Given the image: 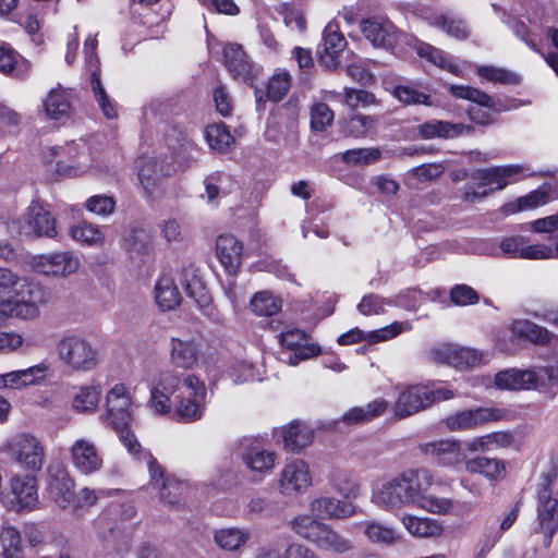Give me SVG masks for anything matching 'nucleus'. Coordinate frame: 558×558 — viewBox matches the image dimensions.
<instances>
[{"label": "nucleus", "mask_w": 558, "mask_h": 558, "mask_svg": "<svg viewBox=\"0 0 558 558\" xmlns=\"http://www.w3.org/2000/svg\"><path fill=\"white\" fill-rule=\"evenodd\" d=\"M449 90L454 97L470 100L476 105L469 109V116L473 122L477 124L493 122V114L488 109H498L496 101L489 95L468 85H450Z\"/></svg>", "instance_id": "18"}, {"label": "nucleus", "mask_w": 558, "mask_h": 558, "mask_svg": "<svg viewBox=\"0 0 558 558\" xmlns=\"http://www.w3.org/2000/svg\"><path fill=\"white\" fill-rule=\"evenodd\" d=\"M240 458L245 468L259 481L275 469L278 454L258 439H247L242 444Z\"/></svg>", "instance_id": "9"}, {"label": "nucleus", "mask_w": 558, "mask_h": 558, "mask_svg": "<svg viewBox=\"0 0 558 558\" xmlns=\"http://www.w3.org/2000/svg\"><path fill=\"white\" fill-rule=\"evenodd\" d=\"M465 471L483 475L489 481L504 478L506 466L501 460L477 456L465 461Z\"/></svg>", "instance_id": "42"}, {"label": "nucleus", "mask_w": 558, "mask_h": 558, "mask_svg": "<svg viewBox=\"0 0 558 558\" xmlns=\"http://www.w3.org/2000/svg\"><path fill=\"white\" fill-rule=\"evenodd\" d=\"M27 68L25 60L5 45L0 46V72L22 76Z\"/></svg>", "instance_id": "57"}, {"label": "nucleus", "mask_w": 558, "mask_h": 558, "mask_svg": "<svg viewBox=\"0 0 558 558\" xmlns=\"http://www.w3.org/2000/svg\"><path fill=\"white\" fill-rule=\"evenodd\" d=\"M137 168L140 183L145 193L151 197L159 196L163 192V180L173 171L170 162L155 158L138 160Z\"/></svg>", "instance_id": "17"}, {"label": "nucleus", "mask_w": 558, "mask_h": 558, "mask_svg": "<svg viewBox=\"0 0 558 558\" xmlns=\"http://www.w3.org/2000/svg\"><path fill=\"white\" fill-rule=\"evenodd\" d=\"M113 429L119 435V438L128 452L135 459L146 462L153 483L159 486L166 485V482L161 476V465L148 450L141 446L134 433L129 429V426H122L121 428Z\"/></svg>", "instance_id": "26"}, {"label": "nucleus", "mask_w": 558, "mask_h": 558, "mask_svg": "<svg viewBox=\"0 0 558 558\" xmlns=\"http://www.w3.org/2000/svg\"><path fill=\"white\" fill-rule=\"evenodd\" d=\"M135 401L130 388L117 383L105 396V422L112 428L129 426L134 418Z\"/></svg>", "instance_id": "6"}, {"label": "nucleus", "mask_w": 558, "mask_h": 558, "mask_svg": "<svg viewBox=\"0 0 558 558\" xmlns=\"http://www.w3.org/2000/svg\"><path fill=\"white\" fill-rule=\"evenodd\" d=\"M549 201L548 190L541 187L530 192L527 195L520 197L515 203L508 205V211L514 213L519 210L534 209L547 204Z\"/></svg>", "instance_id": "60"}, {"label": "nucleus", "mask_w": 558, "mask_h": 558, "mask_svg": "<svg viewBox=\"0 0 558 558\" xmlns=\"http://www.w3.org/2000/svg\"><path fill=\"white\" fill-rule=\"evenodd\" d=\"M80 265V258L70 251L37 255L32 257L29 262L34 271L58 278H65L75 274Z\"/></svg>", "instance_id": "11"}, {"label": "nucleus", "mask_w": 558, "mask_h": 558, "mask_svg": "<svg viewBox=\"0 0 558 558\" xmlns=\"http://www.w3.org/2000/svg\"><path fill=\"white\" fill-rule=\"evenodd\" d=\"M509 330L513 339L526 340L536 344H545L550 341L551 333L544 327H541L526 319H515Z\"/></svg>", "instance_id": "41"}, {"label": "nucleus", "mask_w": 558, "mask_h": 558, "mask_svg": "<svg viewBox=\"0 0 558 558\" xmlns=\"http://www.w3.org/2000/svg\"><path fill=\"white\" fill-rule=\"evenodd\" d=\"M205 195L209 204H217L219 197L230 193L231 180L229 175L222 172H215L205 179Z\"/></svg>", "instance_id": "50"}, {"label": "nucleus", "mask_w": 558, "mask_h": 558, "mask_svg": "<svg viewBox=\"0 0 558 558\" xmlns=\"http://www.w3.org/2000/svg\"><path fill=\"white\" fill-rule=\"evenodd\" d=\"M178 383L179 375L172 372H162L153 380L148 407L155 414L172 415L173 402L170 399V395L174 396Z\"/></svg>", "instance_id": "21"}, {"label": "nucleus", "mask_w": 558, "mask_h": 558, "mask_svg": "<svg viewBox=\"0 0 558 558\" xmlns=\"http://www.w3.org/2000/svg\"><path fill=\"white\" fill-rule=\"evenodd\" d=\"M292 77L287 70L278 69L270 76L267 84V97L272 101H280L291 87Z\"/></svg>", "instance_id": "58"}, {"label": "nucleus", "mask_w": 558, "mask_h": 558, "mask_svg": "<svg viewBox=\"0 0 558 558\" xmlns=\"http://www.w3.org/2000/svg\"><path fill=\"white\" fill-rule=\"evenodd\" d=\"M412 329V324L408 320L405 322H393L390 325L369 331L365 333L363 330L355 328L351 329L345 333H342L338 338V342L341 345H348L352 343H356L361 340H365L371 344L388 341L390 339L396 338L397 336L410 331Z\"/></svg>", "instance_id": "24"}, {"label": "nucleus", "mask_w": 558, "mask_h": 558, "mask_svg": "<svg viewBox=\"0 0 558 558\" xmlns=\"http://www.w3.org/2000/svg\"><path fill=\"white\" fill-rule=\"evenodd\" d=\"M250 306L258 316H271L281 310L282 301L269 291H260L254 294Z\"/></svg>", "instance_id": "52"}, {"label": "nucleus", "mask_w": 558, "mask_h": 558, "mask_svg": "<svg viewBox=\"0 0 558 558\" xmlns=\"http://www.w3.org/2000/svg\"><path fill=\"white\" fill-rule=\"evenodd\" d=\"M24 310V319H33L39 315V306L48 300L47 291L37 282L17 277L11 292Z\"/></svg>", "instance_id": "19"}, {"label": "nucleus", "mask_w": 558, "mask_h": 558, "mask_svg": "<svg viewBox=\"0 0 558 558\" xmlns=\"http://www.w3.org/2000/svg\"><path fill=\"white\" fill-rule=\"evenodd\" d=\"M161 476L166 482V485L159 486L153 483L150 478L149 485L151 489L158 493V497L160 500L168 502L170 505H174L179 502L180 498L185 493L187 485L186 483L180 481L175 476L166 474L165 470L161 468Z\"/></svg>", "instance_id": "46"}, {"label": "nucleus", "mask_w": 558, "mask_h": 558, "mask_svg": "<svg viewBox=\"0 0 558 558\" xmlns=\"http://www.w3.org/2000/svg\"><path fill=\"white\" fill-rule=\"evenodd\" d=\"M0 539L4 558H24L21 545V536L16 529H3Z\"/></svg>", "instance_id": "62"}, {"label": "nucleus", "mask_w": 558, "mask_h": 558, "mask_svg": "<svg viewBox=\"0 0 558 558\" xmlns=\"http://www.w3.org/2000/svg\"><path fill=\"white\" fill-rule=\"evenodd\" d=\"M11 508L14 511L33 510L38 504L37 480L34 473L14 474L9 480Z\"/></svg>", "instance_id": "20"}, {"label": "nucleus", "mask_w": 558, "mask_h": 558, "mask_svg": "<svg viewBox=\"0 0 558 558\" xmlns=\"http://www.w3.org/2000/svg\"><path fill=\"white\" fill-rule=\"evenodd\" d=\"M199 345L194 339H171L170 361L180 368L190 369L197 363Z\"/></svg>", "instance_id": "35"}, {"label": "nucleus", "mask_w": 558, "mask_h": 558, "mask_svg": "<svg viewBox=\"0 0 558 558\" xmlns=\"http://www.w3.org/2000/svg\"><path fill=\"white\" fill-rule=\"evenodd\" d=\"M323 41L324 53L319 56L320 62L328 69H335L341 62L345 39L340 33L328 27L324 32Z\"/></svg>", "instance_id": "40"}, {"label": "nucleus", "mask_w": 558, "mask_h": 558, "mask_svg": "<svg viewBox=\"0 0 558 558\" xmlns=\"http://www.w3.org/2000/svg\"><path fill=\"white\" fill-rule=\"evenodd\" d=\"M316 547L342 554L350 550L352 545L348 539L338 535L326 524L316 522Z\"/></svg>", "instance_id": "47"}, {"label": "nucleus", "mask_w": 558, "mask_h": 558, "mask_svg": "<svg viewBox=\"0 0 558 558\" xmlns=\"http://www.w3.org/2000/svg\"><path fill=\"white\" fill-rule=\"evenodd\" d=\"M223 61L233 78L250 86L254 85L260 69L251 62L240 45L227 44L223 47Z\"/></svg>", "instance_id": "22"}, {"label": "nucleus", "mask_w": 558, "mask_h": 558, "mask_svg": "<svg viewBox=\"0 0 558 558\" xmlns=\"http://www.w3.org/2000/svg\"><path fill=\"white\" fill-rule=\"evenodd\" d=\"M69 452L73 468L82 475H93L104 466V457L89 438L75 439L69 448Z\"/></svg>", "instance_id": "14"}, {"label": "nucleus", "mask_w": 558, "mask_h": 558, "mask_svg": "<svg viewBox=\"0 0 558 558\" xmlns=\"http://www.w3.org/2000/svg\"><path fill=\"white\" fill-rule=\"evenodd\" d=\"M376 126L377 120L374 117L356 114L343 124L342 132L347 136L361 138L374 134Z\"/></svg>", "instance_id": "49"}, {"label": "nucleus", "mask_w": 558, "mask_h": 558, "mask_svg": "<svg viewBox=\"0 0 558 558\" xmlns=\"http://www.w3.org/2000/svg\"><path fill=\"white\" fill-rule=\"evenodd\" d=\"M417 53L421 57L427 58L437 66L447 70L448 72L460 75V66L454 59L445 51L437 49L430 45L424 44L417 48Z\"/></svg>", "instance_id": "53"}, {"label": "nucleus", "mask_w": 558, "mask_h": 558, "mask_svg": "<svg viewBox=\"0 0 558 558\" xmlns=\"http://www.w3.org/2000/svg\"><path fill=\"white\" fill-rule=\"evenodd\" d=\"M364 534L369 542L380 545H392L400 538L393 527L377 521L366 523Z\"/></svg>", "instance_id": "55"}, {"label": "nucleus", "mask_w": 558, "mask_h": 558, "mask_svg": "<svg viewBox=\"0 0 558 558\" xmlns=\"http://www.w3.org/2000/svg\"><path fill=\"white\" fill-rule=\"evenodd\" d=\"M279 341L282 347L280 352L282 362L296 365L300 361L314 356V345L311 343V337L302 329L282 330Z\"/></svg>", "instance_id": "16"}, {"label": "nucleus", "mask_w": 558, "mask_h": 558, "mask_svg": "<svg viewBox=\"0 0 558 558\" xmlns=\"http://www.w3.org/2000/svg\"><path fill=\"white\" fill-rule=\"evenodd\" d=\"M10 459L27 473L41 471L46 463V449L43 440L32 433H20L4 446Z\"/></svg>", "instance_id": "5"}, {"label": "nucleus", "mask_w": 558, "mask_h": 558, "mask_svg": "<svg viewBox=\"0 0 558 558\" xmlns=\"http://www.w3.org/2000/svg\"><path fill=\"white\" fill-rule=\"evenodd\" d=\"M437 295H439L438 291H435L434 295L430 296L427 293L413 289L400 293L392 301H388L387 304L388 306H400L408 311H416L425 299L430 298L434 300Z\"/></svg>", "instance_id": "61"}, {"label": "nucleus", "mask_w": 558, "mask_h": 558, "mask_svg": "<svg viewBox=\"0 0 558 558\" xmlns=\"http://www.w3.org/2000/svg\"><path fill=\"white\" fill-rule=\"evenodd\" d=\"M70 236L84 246L102 247L106 236L102 227L88 221H82L70 228Z\"/></svg>", "instance_id": "44"}, {"label": "nucleus", "mask_w": 558, "mask_h": 558, "mask_svg": "<svg viewBox=\"0 0 558 558\" xmlns=\"http://www.w3.org/2000/svg\"><path fill=\"white\" fill-rule=\"evenodd\" d=\"M389 408V402L385 399H375L364 407H354L349 409L343 415L342 421L348 425L363 424L373 421L383 415Z\"/></svg>", "instance_id": "39"}, {"label": "nucleus", "mask_w": 558, "mask_h": 558, "mask_svg": "<svg viewBox=\"0 0 558 558\" xmlns=\"http://www.w3.org/2000/svg\"><path fill=\"white\" fill-rule=\"evenodd\" d=\"M430 359L435 363L463 371L480 366L484 362V354L474 348L442 343L430 350Z\"/></svg>", "instance_id": "10"}, {"label": "nucleus", "mask_w": 558, "mask_h": 558, "mask_svg": "<svg viewBox=\"0 0 558 558\" xmlns=\"http://www.w3.org/2000/svg\"><path fill=\"white\" fill-rule=\"evenodd\" d=\"M465 129L466 128L460 123L432 120L418 126V134L425 140L434 137L451 138L462 134Z\"/></svg>", "instance_id": "45"}, {"label": "nucleus", "mask_w": 558, "mask_h": 558, "mask_svg": "<svg viewBox=\"0 0 558 558\" xmlns=\"http://www.w3.org/2000/svg\"><path fill=\"white\" fill-rule=\"evenodd\" d=\"M102 389L100 384L92 381L77 388L72 398V408L77 413H94L99 404Z\"/></svg>", "instance_id": "38"}, {"label": "nucleus", "mask_w": 558, "mask_h": 558, "mask_svg": "<svg viewBox=\"0 0 558 558\" xmlns=\"http://www.w3.org/2000/svg\"><path fill=\"white\" fill-rule=\"evenodd\" d=\"M215 255L229 276H235L243 256V243L233 234H220L216 239Z\"/></svg>", "instance_id": "28"}, {"label": "nucleus", "mask_w": 558, "mask_h": 558, "mask_svg": "<svg viewBox=\"0 0 558 558\" xmlns=\"http://www.w3.org/2000/svg\"><path fill=\"white\" fill-rule=\"evenodd\" d=\"M319 497L316 498V515L320 518H343L352 513V506L335 497L328 496L330 493L329 483L319 480Z\"/></svg>", "instance_id": "32"}, {"label": "nucleus", "mask_w": 558, "mask_h": 558, "mask_svg": "<svg viewBox=\"0 0 558 558\" xmlns=\"http://www.w3.org/2000/svg\"><path fill=\"white\" fill-rule=\"evenodd\" d=\"M476 73L492 83L515 84L519 82V76L515 73L493 65H481L476 69Z\"/></svg>", "instance_id": "63"}, {"label": "nucleus", "mask_w": 558, "mask_h": 558, "mask_svg": "<svg viewBox=\"0 0 558 558\" xmlns=\"http://www.w3.org/2000/svg\"><path fill=\"white\" fill-rule=\"evenodd\" d=\"M205 138L209 147L217 151H226L234 142V137L223 123L210 124L205 129Z\"/></svg>", "instance_id": "54"}, {"label": "nucleus", "mask_w": 558, "mask_h": 558, "mask_svg": "<svg viewBox=\"0 0 558 558\" xmlns=\"http://www.w3.org/2000/svg\"><path fill=\"white\" fill-rule=\"evenodd\" d=\"M400 522L407 532L416 538L439 537L444 532L441 523L428 517L403 513L400 517Z\"/></svg>", "instance_id": "34"}, {"label": "nucleus", "mask_w": 558, "mask_h": 558, "mask_svg": "<svg viewBox=\"0 0 558 558\" xmlns=\"http://www.w3.org/2000/svg\"><path fill=\"white\" fill-rule=\"evenodd\" d=\"M551 481L546 476L537 490V532L544 534V546L549 547L558 530V492L550 488Z\"/></svg>", "instance_id": "8"}, {"label": "nucleus", "mask_w": 558, "mask_h": 558, "mask_svg": "<svg viewBox=\"0 0 558 558\" xmlns=\"http://www.w3.org/2000/svg\"><path fill=\"white\" fill-rule=\"evenodd\" d=\"M539 380L541 375L533 369L510 368L495 376V385L507 390L532 389L537 387Z\"/></svg>", "instance_id": "30"}, {"label": "nucleus", "mask_w": 558, "mask_h": 558, "mask_svg": "<svg viewBox=\"0 0 558 558\" xmlns=\"http://www.w3.org/2000/svg\"><path fill=\"white\" fill-rule=\"evenodd\" d=\"M428 385H409L399 389L397 399L392 405V412L397 418H407L430 407Z\"/></svg>", "instance_id": "12"}, {"label": "nucleus", "mask_w": 558, "mask_h": 558, "mask_svg": "<svg viewBox=\"0 0 558 558\" xmlns=\"http://www.w3.org/2000/svg\"><path fill=\"white\" fill-rule=\"evenodd\" d=\"M434 482L430 470L408 469L374 488L371 500L379 509L391 513L413 506L432 514H452L454 512L452 499L428 494Z\"/></svg>", "instance_id": "1"}, {"label": "nucleus", "mask_w": 558, "mask_h": 558, "mask_svg": "<svg viewBox=\"0 0 558 558\" xmlns=\"http://www.w3.org/2000/svg\"><path fill=\"white\" fill-rule=\"evenodd\" d=\"M274 437L282 444L284 450L299 453L312 444L314 430L307 422L292 421L288 425L276 428Z\"/></svg>", "instance_id": "23"}, {"label": "nucleus", "mask_w": 558, "mask_h": 558, "mask_svg": "<svg viewBox=\"0 0 558 558\" xmlns=\"http://www.w3.org/2000/svg\"><path fill=\"white\" fill-rule=\"evenodd\" d=\"M44 158L48 163H54V171L60 177L78 178L94 173L98 168V162L82 141L51 146L44 151Z\"/></svg>", "instance_id": "3"}, {"label": "nucleus", "mask_w": 558, "mask_h": 558, "mask_svg": "<svg viewBox=\"0 0 558 558\" xmlns=\"http://www.w3.org/2000/svg\"><path fill=\"white\" fill-rule=\"evenodd\" d=\"M228 376L234 384L260 379L258 369L247 360H235L228 369Z\"/></svg>", "instance_id": "59"}, {"label": "nucleus", "mask_w": 558, "mask_h": 558, "mask_svg": "<svg viewBox=\"0 0 558 558\" xmlns=\"http://www.w3.org/2000/svg\"><path fill=\"white\" fill-rule=\"evenodd\" d=\"M74 481L68 471L58 469L51 472L48 481L49 498L62 509L71 507L74 496Z\"/></svg>", "instance_id": "29"}, {"label": "nucleus", "mask_w": 558, "mask_h": 558, "mask_svg": "<svg viewBox=\"0 0 558 558\" xmlns=\"http://www.w3.org/2000/svg\"><path fill=\"white\" fill-rule=\"evenodd\" d=\"M207 388L193 374L179 376L175 385L172 418L179 423H194L205 415Z\"/></svg>", "instance_id": "2"}, {"label": "nucleus", "mask_w": 558, "mask_h": 558, "mask_svg": "<svg viewBox=\"0 0 558 558\" xmlns=\"http://www.w3.org/2000/svg\"><path fill=\"white\" fill-rule=\"evenodd\" d=\"M71 92L58 85L43 99L45 116L54 121L68 119L71 114Z\"/></svg>", "instance_id": "31"}, {"label": "nucleus", "mask_w": 558, "mask_h": 558, "mask_svg": "<svg viewBox=\"0 0 558 558\" xmlns=\"http://www.w3.org/2000/svg\"><path fill=\"white\" fill-rule=\"evenodd\" d=\"M60 362L73 372L87 373L100 363V353L86 337L76 332H66L56 343Z\"/></svg>", "instance_id": "4"}, {"label": "nucleus", "mask_w": 558, "mask_h": 558, "mask_svg": "<svg viewBox=\"0 0 558 558\" xmlns=\"http://www.w3.org/2000/svg\"><path fill=\"white\" fill-rule=\"evenodd\" d=\"M310 465L303 460H294L284 465L279 476L278 490L282 496L296 497L312 485Z\"/></svg>", "instance_id": "13"}, {"label": "nucleus", "mask_w": 558, "mask_h": 558, "mask_svg": "<svg viewBox=\"0 0 558 558\" xmlns=\"http://www.w3.org/2000/svg\"><path fill=\"white\" fill-rule=\"evenodd\" d=\"M251 539L247 527L228 526L214 532L215 544L223 551H239Z\"/></svg>", "instance_id": "36"}, {"label": "nucleus", "mask_w": 558, "mask_h": 558, "mask_svg": "<svg viewBox=\"0 0 558 558\" xmlns=\"http://www.w3.org/2000/svg\"><path fill=\"white\" fill-rule=\"evenodd\" d=\"M163 140L168 148L172 151V159L182 163L185 156L193 149V143L186 133L177 125H167L163 130Z\"/></svg>", "instance_id": "43"}, {"label": "nucleus", "mask_w": 558, "mask_h": 558, "mask_svg": "<svg viewBox=\"0 0 558 558\" xmlns=\"http://www.w3.org/2000/svg\"><path fill=\"white\" fill-rule=\"evenodd\" d=\"M20 232L26 235L52 238L57 234L56 220L41 204L32 202L24 215Z\"/></svg>", "instance_id": "25"}, {"label": "nucleus", "mask_w": 558, "mask_h": 558, "mask_svg": "<svg viewBox=\"0 0 558 558\" xmlns=\"http://www.w3.org/2000/svg\"><path fill=\"white\" fill-rule=\"evenodd\" d=\"M381 151L376 147L349 149L342 154V160L349 165H368L377 161Z\"/></svg>", "instance_id": "64"}, {"label": "nucleus", "mask_w": 558, "mask_h": 558, "mask_svg": "<svg viewBox=\"0 0 558 558\" xmlns=\"http://www.w3.org/2000/svg\"><path fill=\"white\" fill-rule=\"evenodd\" d=\"M510 411L497 407H477L454 412L442 420L450 432L474 430L485 424L508 420Z\"/></svg>", "instance_id": "7"}, {"label": "nucleus", "mask_w": 558, "mask_h": 558, "mask_svg": "<svg viewBox=\"0 0 558 558\" xmlns=\"http://www.w3.org/2000/svg\"><path fill=\"white\" fill-rule=\"evenodd\" d=\"M418 449L423 454L435 459L442 466H456L461 463L463 458L461 441L453 438L423 442L418 446Z\"/></svg>", "instance_id": "27"}, {"label": "nucleus", "mask_w": 558, "mask_h": 558, "mask_svg": "<svg viewBox=\"0 0 558 558\" xmlns=\"http://www.w3.org/2000/svg\"><path fill=\"white\" fill-rule=\"evenodd\" d=\"M428 22L430 25L439 27L447 35L457 39H465L470 35L466 23L461 19L441 14L432 16Z\"/></svg>", "instance_id": "51"}, {"label": "nucleus", "mask_w": 558, "mask_h": 558, "mask_svg": "<svg viewBox=\"0 0 558 558\" xmlns=\"http://www.w3.org/2000/svg\"><path fill=\"white\" fill-rule=\"evenodd\" d=\"M364 36L376 47L390 48L397 40L393 24L387 20H366L361 23Z\"/></svg>", "instance_id": "33"}, {"label": "nucleus", "mask_w": 558, "mask_h": 558, "mask_svg": "<svg viewBox=\"0 0 558 558\" xmlns=\"http://www.w3.org/2000/svg\"><path fill=\"white\" fill-rule=\"evenodd\" d=\"M96 536L105 543H113L114 550L124 555L130 549L129 529L111 517V510L101 512L93 523Z\"/></svg>", "instance_id": "15"}, {"label": "nucleus", "mask_w": 558, "mask_h": 558, "mask_svg": "<svg viewBox=\"0 0 558 558\" xmlns=\"http://www.w3.org/2000/svg\"><path fill=\"white\" fill-rule=\"evenodd\" d=\"M181 283L199 307L205 308L210 304V295L193 269H185L182 272Z\"/></svg>", "instance_id": "48"}, {"label": "nucleus", "mask_w": 558, "mask_h": 558, "mask_svg": "<svg viewBox=\"0 0 558 558\" xmlns=\"http://www.w3.org/2000/svg\"><path fill=\"white\" fill-rule=\"evenodd\" d=\"M92 90L95 100L107 119H114L118 117V108L116 102L107 95L101 85L99 74L94 71L90 78Z\"/></svg>", "instance_id": "56"}, {"label": "nucleus", "mask_w": 558, "mask_h": 558, "mask_svg": "<svg viewBox=\"0 0 558 558\" xmlns=\"http://www.w3.org/2000/svg\"><path fill=\"white\" fill-rule=\"evenodd\" d=\"M155 301L161 311H173L182 301V295L172 277L161 276L155 284Z\"/></svg>", "instance_id": "37"}]
</instances>
